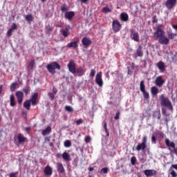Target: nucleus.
Returning <instances> with one entry per match:
<instances>
[{"instance_id":"nucleus-51","label":"nucleus","mask_w":177,"mask_h":177,"mask_svg":"<svg viewBox=\"0 0 177 177\" xmlns=\"http://www.w3.org/2000/svg\"><path fill=\"white\" fill-rule=\"evenodd\" d=\"M76 125H81V124H84V120L82 119H79L75 121Z\"/></svg>"},{"instance_id":"nucleus-28","label":"nucleus","mask_w":177,"mask_h":177,"mask_svg":"<svg viewBox=\"0 0 177 177\" xmlns=\"http://www.w3.org/2000/svg\"><path fill=\"white\" fill-rule=\"evenodd\" d=\"M17 139L19 142V143H24L26 142V137L21 133H19L17 136Z\"/></svg>"},{"instance_id":"nucleus-44","label":"nucleus","mask_w":177,"mask_h":177,"mask_svg":"<svg viewBox=\"0 0 177 177\" xmlns=\"http://www.w3.org/2000/svg\"><path fill=\"white\" fill-rule=\"evenodd\" d=\"M48 96L50 100H55V94L53 93H48Z\"/></svg>"},{"instance_id":"nucleus-32","label":"nucleus","mask_w":177,"mask_h":177,"mask_svg":"<svg viewBox=\"0 0 177 177\" xmlns=\"http://www.w3.org/2000/svg\"><path fill=\"white\" fill-rule=\"evenodd\" d=\"M10 106H11V107H15V106H16V100H15V95H13L10 96Z\"/></svg>"},{"instance_id":"nucleus-19","label":"nucleus","mask_w":177,"mask_h":177,"mask_svg":"<svg viewBox=\"0 0 177 177\" xmlns=\"http://www.w3.org/2000/svg\"><path fill=\"white\" fill-rule=\"evenodd\" d=\"M143 47L140 45L136 49V57H143Z\"/></svg>"},{"instance_id":"nucleus-6","label":"nucleus","mask_w":177,"mask_h":177,"mask_svg":"<svg viewBox=\"0 0 177 177\" xmlns=\"http://www.w3.org/2000/svg\"><path fill=\"white\" fill-rule=\"evenodd\" d=\"M122 27V26L118 20H114L112 22V28L113 30V32H118L120 30H121Z\"/></svg>"},{"instance_id":"nucleus-55","label":"nucleus","mask_w":177,"mask_h":177,"mask_svg":"<svg viewBox=\"0 0 177 177\" xmlns=\"http://www.w3.org/2000/svg\"><path fill=\"white\" fill-rule=\"evenodd\" d=\"M13 32V30L10 28L8 31H7V37H12V33Z\"/></svg>"},{"instance_id":"nucleus-35","label":"nucleus","mask_w":177,"mask_h":177,"mask_svg":"<svg viewBox=\"0 0 177 177\" xmlns=\"http://www.w3.org/2000/svg\"><path fill=\"white\" fill-rule=\"evenodd\" d=\"M142 95L144 96V99H145V100H149V99H150V94H149V92L147 91H142Z\"/></svg>"},{"instance_id":"nucleus-31","label":"nucleus","mask_w":177,"mask_h":177,"mask_svg":"<svg viewBox=\"0 0 177 177\" xmlns=\"http://www.w3.org/2000/svg\"><path fill=\"white\" fill-rule=\"evenodd\" d=\"M62 158L65 160V161H71V156L69 155L68 153L67 152H64L62 154Z\"/></svg>"},{"instance_id":"nucleus-27","label":"nucleus","mask_w":177,"mask_h":177,"mask_svg":"<svg viewBox=\"0 0 177 177\" xmlns=\"http://www.w3.org/2000/svg\"><path fill=\"white\" fill-rule=\"evenodd\" d=\"M122 21H128L129 16L126 12H122L120 15Z\"/></svg>"},{"instance_id":"nucleus-15","label":"nucleus","mask_w":177,"mask_h":177,"mask_svg":"<svg viewBox=\"0 0 177 177\" xmlns=\"http://www.w3.org/2000/svg\"><path fill=\"white\" fill-rule=\"evenodd\" d=\"M44 172L46 176H51L53 174V170L50 166L47 165L44 167Z\"/></svg>"},{"instance_id":"nucleus-45","label":"nucleus","mask_w":177,"mask_h":177,"mask_svg":"<svg viewBox=\"0 0 177 177\" xmlns=\"http://www.w3.org/2000/svg\"><path fill=\"white\" fill-rule=\"evenodd\" d=\"M156 135H158V136L161 138V139H164V138L165 137V134H164V133H162V131H158Z\"/></svg>"},{"instance_id":"nucleus-18","label":"nucleus","mask_w":177,"mask_h":177,"mask_svg":"<svg viewBox=\"0 0 177 177\" xmlns=\"http://www.w3.org/2000/svg\"><path fill=\"white\" fill-rule=\"evenodd\" d=\"M82 44L84 46H91L92 45V40L89 39V38L84 37L82 39Z\"/></svg>"},{"instance_id":"nucleus-4","label":"nucleus","mask_w":177,"mask_h":177,"mask_svg":"<svg viewBox=\"0 0 177 177\" xmlns=\"http://www.w3.org/2000/svg\"><path fill=\"white\" fill-rule=\"evenodd\" d=\"M165 145L167 147H171L174 149H171V148H169V150L171 154H176L177 156V147L175 145V142L169 141V140L166 139L165 140Z\"/></svg>"},{"instance_id":"nucleus-25","label":"nucleus","mask_w":177,"mask_h":177,"mask_svg":"<svg viewBox=\"0 0 177 177\" xmlns=\"http://www.w3.org/2000/svg\"><path fill=\"white\" fill-rule=\"evenodd\" d=\"M44 30L46 34H47L48 35H50V32L53 31V26L50 24H48L45 26Z\"/></svg>"},{"instance_id":"nucleus-49","label":"nucleus","mask_w":177,"mask_h":177,"mask_svg":"<svg viewBox=\"0 0 177 177\" xmlns=\"http://www.w3.org/2000/svg\"><path fill=\"white\" fill-rule=\"evenodd\" d=\"M176 37V34L175 33H169L168 35L169 39H174Z\"/></svg>"},{"instance_id":"nucleus-5","label":"nucleus","mask_w":177,"mask_h":177,"mask_svg":"<svg viewBox=\"0 0 177 177\" xmlns=\"http://www.w3.org/2000/svg\"><path fill=\"white\" fill-rule=\"evenodd\" d=\"M130 38L135 42H139V32H136L133 28L130 29Z\"/></svg>"},{"instance_id":"nucleus-17","label":"nucleus","mask_w":177,"mask_h":177,"mask_svg":"<svg viewBox=\"0 0 177 177\" xmlns=\"http://www.w3.org/2000/svg\"><path fill=\"white\" fill-rule=\"evenodd\" d=\"M57 170L59 174H64L66 172V169H64V166L61 162H57L56 164Z\"/></svg>"},{"instance_id":"nucleus-3","label":"nucleus","mask_w":177,"mask_h":177,"mask_svg":"<svg viewBox=\"0 0 177 177\" xmlns=\"http://www.w3.org/2000/svg\"><path fill=\"white\" fill-rule=\"evenodd\" d=\"M46 68L48 73L53 75L54 74H56V70H60L61 66L60 64H59V63L56 62H53L46 66Z\"/></svg>"},{"instance_id":"nucleus-10","label":"nucleus","mask_w":177,"mask_h":177,"mask_svg":"<svg viewBox=\"0 0 177 177\" xmlns=\"http://www.w3.org/2000/svg\"><path fill=\"white\" fill-rule=\"evenodd\" d=\"M155 84L158 88H161L165 84V80L162 79V76H158L155 80Z\"/></svg>"},{"instance_id":"nucleus-37","label":"nucleus","mask_w":177,"mask_h":177,"mask_svg":"<svg viewBox=\"0 0 177 177\" xmlns=\"http://www.w3.org/2000/svg\"><path fill=\"white\" fill-rule=\"evenodd\" d=\"M102 13H111L112 10L109 8V7H104L102 10Z\"/></svg>"},{"instance_id":"nucleus-50","label":"nucleus","mask_w":177,"mask_h":177,"mask_svg":"<svg viewBox=\"0 0 177 177\" xmlns=\"http://www.w3.org/2000/svg\"><path fill=\"white\" fill-rule=\"evenodd\" d=\"M96 74V71L95 69H91L90 73V77L93 78L95 77V75Z\"/></svg>"},{"instance_id":"nucleus-20","label":"nucleus","mask_w":177,"mask_h":177,"mask_svg":"<svg viewBox=\"0 0 177 177\" xmlns=\"http://www.w3.org/2000/svg\"><path fill=\"white\" fill-rule=\"evenodd\" d=\"M162 113L163 115H165L166 118H165V122L166 125H168V122L171 121V118H169V113H167V109H162Z\"/></svg>"},{"instance_id":"nucleus-39","label":"nucleus","mask_w":177,"mask_h":177,"mask_svg":"<svg viewBox=\"0 0 177 177\" xmlns=\"http://www.w3.org/2000/svg\"><path fill=\"white\" fill-rule=\"evenodd\" d=\"M101 175H103L104 174H107L109 172V167H104L100 170Z\"/></svg>"},{"instance_id":"nucleus-12","label":"nucleus","mask_w":177,"mask_h":177,"mask_svg":"<svg viewBox=\"0 0 177 177\" xmlns=\"http://www.w3.org/2000/svg\"><path fill=\"white\" fill-rule=\"evenodd\" d=\"M95 83L97 84L98 86H103V80L102 79V72H100L96 75Z\"/></svg>"},{"instance_id":"nucleus-60","label":"nucleus","mask_w":177,"mask_h":177,"mask_svg":"<svg viewBox=\"0 0 177 177\" xmlns=\"http://www.w3.org/2000/svg\"><path fill=\"white\" fill-rule=\"evenodd\" d=\"M55 157H56V158H62V154L60 153H58L56 154Z\"/></svg>"},{"instance_id":"nucleus-61","label":"nucleus","mask_w":177,"mask_h":177,"mask_svg":"<svg viewBox=\"0 0 177 177\" xmlns=\"http://www.w3.org/2000/svg\"><path fill=\"white\" fill-rule=\"evenodd\" d=\"M25 131H26V132H27L28 133H30V131H31V127H26Z\"/></svg>"},{"instance_id":"nucleus-9","label":"nucleus","mask_w":177,"mask_h":177,"mask_svg":"<svg viewBox=\"0 0 177 177\" xmlns=\"http://www.w3.org/2000/svg\"><path fill=\"white\" fill-rule=\"evenodd\" d=\"M71 29V27L70 26V25H66L65 27V29L64 30L62 29L60 30V32L63 35V37H64V38H67V37L70 35Z\"/></svg>"},{"instance_id":"nucleus-40","label":"nucleus","mask_w":177,"mask_h":177,"mask_svg":"<svg viewBox=\"0 0 177 177\" xmlns=\"http://www.w3.org/2000/svg\"><path fill=\"white\" fill-rule=\"evenodd\" d=\"M23 92H24L25 95H28L30 93V87L29 86H26L22 89Z\"/></svg>"},{"instance_id":"nucleus-26","label":"nucleus","mask_w":177,"mask_h":177,"mask_svg":"<svg viewBox=\"0 0 177 177\" xmlns=\"http://www.w3.org/2000/svg\"><path fill=\"white\" fill-rule=\"evenodd\" d=\"M75 74H77L78 77H82V75H84L85 71H84V68L80 66L75 69Z\"/></svg>"},{"instance_id":"nucleus-8","label":"nucleus","mask_w":177,"mask_h":177,"mask_svg":"<svg viewBox=\"0 0 177 177\" xmlns=\"http://www.w3.org/2000/svg\"><path fill=\"white\" fill-rule=\"evenodd\" d=\"M177 0H167L165 3V6L167 9L171 10L173 8L176 6Z\"/></svg>"},{"instance_id":"nucleus-13","label":"nucleus","mask_w":177,"mask_h":177,"mask_svg":"<svg viewBox=\"0 0 177 177\" xmlns=\"http://www.w3.org/2000/svg\"><path fill=\"white\" fill-rule=\"evenodd\" d=\"M156 66L160 71V73H165V63L162 61H159Z\"/></svg>"},{"instance_id":"nucleus-22","label":"nucleus","mask_w":177,"mask_h":177,"mask_svg":"<svg viewBox=\"0 0 177 177\" xmlns=\"http://www.w3.org/2000/svg\"><path fill=\"white\" fill-rule=\"evenodd\" d=\"M74 16H75V12H74V11H68L65 12V19L67 20H73Z\"/></svg>"},{"instance_id":"nucleus-16","label":"nucleus","mask_w":177,"mask_h":177,"mask_svg":"<svg viewBox=\"0 0 177 177\" xmlns=\"http://www.w3.org/2000/svg\"><path fill=\"white\" fill-rule=\"evenodd\" d=\"M78 44H80V39H77L76 41H71L68 43L66 46L68 48H73L74 49H76V48H78Z\"/></svg>"},{"instance_id":"nucleus-36","label":"nucleus","mask_w":177,"mask_h":177,"mask_svg":"<svg viewBox=\"0 0 177 177\" xmlns=\"http://www.w3.org/2000/svg\"><path fill=\"white\" fill-rule=\"evenodd\" d=\"M17 86V83H16V82L12 83L10 87V91L15 92V91H16Z\"/></svg>"},{"instance_id":"nucleus-24","label":"nucleus","mask_w":177,"mask_h":177,"mask_svg":"<svg viewBox=\"0 0 177 177\" xmlns=\"http://www.w3.org/2000/svg\"><path fill=\"white\" fill-rule=\"evenodd\" d=\"M171 168H174V169H176V171H177V164L172 165L169 169V171H171L170 175L171 176V177H177L176 171H175V170L174 169L171 170Z\"/></svg>"},{"instance_id":"nucleus-29","label":"nucleus","mask_w":177,"mask_h":177,"mask_svg":"<svg viewBox=\"0 0 177 177\" xmlns=\"http://www.w3.org/2000/svg\"><path fill=\"white\" fill-rule=\"evenodd\" d=\"M159 92L160 91L158 90V88H157L156 86L151 88V93L153 95V96H157Z\"/></svg>"},{"instance_id":"nucleus-2","label":"nucleus","mask_w":177,"mask_h":177,"mask_svg":"<svg viewBox=\"0 0 177 177\" xmlns=\"http://www.w3.org/2000/svg\"><path fill=\"white\" fill-rule=\"evenodd\" d=\"M159 100L160 102V106H163V107H167V109H169V110H174L172 102H171L169 98L166 97L165 95H160L159 97Z\"/></svg>"},{"instance_id":"nucleus-38","label":"nucleus","mask_w":177,"mask_h":177,"mask_svg":"<svg viewBox=\"0 0 177 177\" xmlns=\"http://www.w3.org/2000/svg\"><path fill=\"white\" fill-rule=\"evenodd\" d=\"M26 20L29 22L32 21V20H34V17H32V15L29 14V15H26Z\"/></svg>"},{"instance_id":"nucleus-11","label":"nucleus","mask_w":177,"mask_h":177,"mask_svg":"<svg viewBox=\"0 0 177 177\" xmlns=\"http://www.w3.org/2000/svg\"><path fill=\"white\" fill-rule=\"evenodd\" d=\"M15 96L17 99V102L19 104H21L24 99V93L22 91H17Z\"/></svg>"},{"instance_id":"nucleus-33","label":"nucleus","mask_w":177,"mask_h":177,"mask_svg":"<svg viewBox=\"0 0 177 177\" xmlns=\"http://www.w3.org/2000/svg\"><path fill=\"white\" fill-rule=\"evenodd\" d=\"M31 101H29V100H27L24 103V107L27 110H30L31 109Z\"/></svg>"},{"instance_id":"nucleus-43","label":"nucleus","mask_w":177,"mask_h":177,"mask_svg":"<svg viewBox=\"0 0 177 177\" xmlns=\"http://www.w3.org/2000/svg\"><path fill=\"white\" fill-rule=\"evenodd\" d=\"M104 128L105 129L106 136H110V133H109V130L107 129V123L106 122H104Z\"/></svg>"},{"instance_id":"nucleus-57","label":"nucleus","mask_w":177,"mask_h":177,"mask_svg":"<svg viewBox=\"0 0 177 177\" xmlns=\"http://www.w3.org/2000/svg\"><path fill=\"white\" fill-rule=\"evenodd\" d=\"M18 174H19L18 172L11 173L10 174L9 177H17Z\"/></svg>"},{"instance_id":"nucleus-54","label":"nucleus","mask_w":177,"mask_h":177,"mask_svg":"<svg viewBox=\"0 0 177 177\" xmlns=\"http://www.w3.org/2000/svg\"><path fill=\"white\" fill-rule=\"evenodd\" d=\"M17 28V25L15 23H13L10 29H11L12 31H15V30H16Z\"/></svg>"},{"instance_id":"nucleus-64","label":"nucleus","mask_w":177,"mask_h":177,"mask_svg":"<svg viewBox=\"0 0 177 177\" xmlns=\"http://www.w3.org/2000/svg\"><path fill=\"white\" fill-rule=\"evenodd\" d=\"M88 171H90V172H92V171H93V167H89Z\"/></svg>"},{"instance_id":"nucleus-58","label":"nucleus","mask_w":177,"mask_h":177,"mask_svg":"<svg viewBox=\"0 0 177 177\" xmlns=\"http://www.w3.org/2000/svg\"><path fill=\"white\" fill-rule=\"evenodd\" d=\"M152 23H158V19H157V15L153 16Z\"/></svg>"},{"instance_id":"nucleus-48","label":"nucleus","mask_w":177,"mask_h":177,"mask_svg":"<svg viewBox=\"0 0 177 177\" xmlns=\"http://www.w3.org/2000/svg\"><path fill=\"white\" fill-rule=\"evenodd\" d=\"M131 162L132 165H135L136 164V157L132 156L131 158Z\"/></svg>"},{"instance_id":"nucleus-63","label":"nucleus","mask_w":177,"mask_h":177,"mask_svg":"<svg viewBox=\"0 0 177 177\" xmlns=\"http://www.w3.org/2000/svg\"><path fill=\"white\" fill-rule=\"evenodd\" d=\"M3 86L2 85H0V95L2 93V88Z\"/></svg>"},{"instance_id":"nucleus-47","label":"nucleus","mask_w":177,"mask_h":177,"mask_svg":"<svg viewBox=\"0 0 177 177\" xmlns=\"http://www.w3.org/2000/svg\"><path fill=\"white\" fill-rule=\"evenodd\" d=\"M29 64H30V67L31 70H32L34 68V66L35 64V60H34V59L30 60Z\"/></svg>"},{"instance_id":"nucleus-7","label":"nucleus","mask_w":177,"mask_h":177,"mask_svg":"<svg viewBox=\"0 0 177 177\" xmlns=\"http://www.w3.org/2000/svg\"><path fill=\"white\" fill-rule=\"evenodd\" d=\"M67 67L70 73L72 74H75V70L77 68L75 66V62L74 60L69 61L68 64H67Z\"/></svg>"},{"instance_id":"nucleus-59","label":"nucleus","mask_w":177,"mask_h":177,"mask_svg":"<svg viewBox=\"0 0 177 177\" xmlns=\"http://www.w3.org/2000/svg\"><path fill=\"white\" fill-rule=\"evenodd\" d=\"M120 111H118L117 113H116V114H115V120H120Z\"/></svg>"},{"instance_id":"nucleus-42","label":"nucleus","mask_w":177,"mask_h":177,"mask_svg":"<svg viewBox=\"0 0 177 177\" xmlns=\"http://www.w3.org/2000/svg\"><path fill=\"white\" fill-rule=\"evenodd\" d=\"M64 146L66 147H71V141L68 140H66L65 142H64Z\"/></svg>"},{"instance_id":"nucleus-14","label":"nucleus","mask_w":177,"mask_h":177,"mask_svg":"<svg viewBox=\"0 0 177 177\" xmlns=\"http://www.w3.org/2000/svg\"><path fill=\"white\" fill-rule=\"evenodd\" d=\"M144 174L147 177L156 176L157 175V171L154 169H146L144 171Z\"/></svg>"},{"instance_id":"nucleus-56","label":"nucleus","mask_w":177,"mask_h":177,"mask_svg":"<svg viewBox=\"0 0 177 177\" xmlns=\"http://www.w3.org/2000/svg\"><path fill=\"white\" fill-rule=\"evenodd\" d=\"M141 143H144V145H147V136H144L142 138V142Z\"/></svg>"},{"instance_id":"nucleus-62","label":"nucleus","mask_w":177,"mask_h":177,"mask_svg":"<svg viewBox=\"0 0 177 177\" xmlns=\"http://www.w3.org/2000/svg\"><path fill=\"white\" fill-rule=\"evenodd\" d=\"M53 92L54 95H56V93H57V89L56 88L53 87Z\"/></svg>"},{"instance_id":"nucleus-30","label":"nucleus","mask_w":177,"mask_h":177,"mask_svg":"<svg viewBox=\"0 0 177 177\" xmlns=\"http://www.w3.org/2000/svg\"><path fill=\"white\" fill-rule=\"evenodd\" d=\"M52 131V128L50 126L47 127L46 129L42 131L41 134L43 136H46V135H49Z\"/></svg>"},{"instance_id":"nucleus-53","label":"nucleus","mask_w":177,"mask_h":177,"mask_svg":"<svg viewBox=\"0 0 177 177\" xmlns=\"http://www.w3.org/2000/svg\"><path fill=\"white\" fill-rule=\"evenodd\" d=\"M84 142L86 143H89V142H91V136H87L84 138Z\"/></svg>"},{"instance_id":"nucleus-52","label":"nucleus","mask_w":177,"mask_h":177,"mask_svg":"<svg viewBox=\"0 0 177 177\" xmlns=\"http://www.w3.org/2000/svg\"><path fill=\"white\" fill-rule=\"evenodd\" d=\"M151 142L153 143V145H156V143H157V138H156V136H153L151 137Z\"/></svg>"},{"instance_id":"nucleus-41","label":"nucleus","mask_w":177,"mask_h":177,"mask_svg":"<svg viewBox=\"0 0 177 177\" xmlns=\"http://www.w3.org/2000/svg\"><path fill=\"white\" fill-rule=\"evenodd\" d=\"M65 110L66 111H68V113H73V111H74V109H73L71 106H66Z\"/></svg>"},{"instance_id":"nucleus-21","label":"nucleus","mask_w":177,"mask_h":177,"mask_svg":"<svg viewBox=\"0 0 177 177\" xmlns=\"http://www.w3.org/2000/svg\"><path fill=\"white\" fill-rule=\"evenodd\" d=\"M38 99V93H35L32 97L31 99L29 100L30 101V103H32V106H37V100Z\"/></svg>"},{"instance_id":"nucleus-1","label":"nucleus","mask_w":177,"mask_h":177,"mask_svg":"<svg viewBox=\"0 0 177 177\" xmlns=\"http://www.w3.org/2000/svg\"><path fill=\"white\" fill-rule=\"evenodd\" d=\"M153 38L156 41H158L161 45H168L169 44V39L165 37V32L160 28H158L153 33Z\"/></svg>"},{"instance_id":"nucleus-34","label":"nucleus","mask_w":177,"mask_h":177,"mask_svg":"<svg viewBox=\"0 0 177 177\" xmlns=\"http://www.w3.org/2000/svg\"><path fill=\"white\" fill-rule=\"evenodd\" d=\"M140 90L141 92H145L146 91V86H145V81H141L140 83Z\"/></svg>"},{"instance_id":"nucleus-23","label":"nucleus","mask_w":177,"mask_h":177,"mask_svg":"<svg viewBox=\"0 0 177 177\" xmlns=\"http://www.w3.org/2000/svg\"><path fill=\"white\" fill-rule=\"evenodd\" d=\"M147 147V145H145V143H138V145H137L136 150H137V151H140V150H142V151H145V150H146Z\"/></svg>"},{"instance_id":"nucleus-46","label":"nucleus","mask_w":177,"mask_h":177,"mask_svg":"<svg viewBox=\"0 0 177 177\" xmlns=\"http://www.w3.org/2000/svg\"><path fill=\"white\" fill-rule=\"evenodd\" d=\"M67 10H68V8H67V5H64V6H62L61 7V11L62 12H68Z\"/></svg>"}]
</instances>
